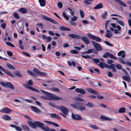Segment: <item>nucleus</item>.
I'll list each match as a JSON object with an SVG mask.
<instances>
[{
	"instance_id": "obj_1",
	"label": "nucleus",
	"mask_w": 131,
	"mask_h": 131,
	"mask_svg": "<svg viewBox=\"0 0 131 131\" xmlns=\"http://www.w3.org/2000/svg\"><path fill=\"white\" fill-rule=\"evenodd\" d=\"M40 91L44 94L47 95V100H63L62 98L59 97L53 94L48 93L42 90H41Z\"/></svg>"
},
{
	"instance_id": "obj_2",
	"label": "nucleus",
	"mask_w": 131,
	"mask_h": 131,
	"mask_svg": "<svg viewBox=\"0 0 131 131\" xmlns=\"http://www.w3.org/2000/svg\"><path fill=\"white\" fill-rule=\"evenodd\" d=\"M57 108L60 109L63 114L61 113L60 114L64 118L66 117V115L68 114L69 110L66 107L62 105H60L59 106H57Z\"/></svg>"
},
{
	"instance_id": "obj_3",
	"label": "nucleus",
	"mask_w": 131,
	"mask_h": 131,
	"mask_svg": "<svg viewBox=\"0 0 131 131\" xmlns=\"http://www.w3.org/2000/svg\"><path fill=\"white\" fill-rule=\"evenodd\" d=\"M34 123L36 125L39 127L41 129L45 131H47L49 129V127L47 126H44V124L39 121H35Z\"/></svg>"
},
{
	"instance_id": "obj_4",
	"label": "nucleus",
	"mask_w": 131,
	"mask_h": 131,
	"mask_svg": "<svg viewBox=\"0 0 131 131\" xmlns=\"http://www.w3.org/2000/svg\"><path fill=\"white\" fill-rule=\"evenodd\" d=\"M33 84V83L32 81L31 80H30L28 81L27 82V84H23V86L25 88L29 89L32 91L39 92V91L37 89L31 86Z\"/></svg>"
},
{
	"instance_id": "obj_5",
	"label": "nucleus",
	"mask_w": 131,
	"mask_h": 131,
	"mask_svg": "<svg viewBox=\"0 0 131 131\" xmlns=\"http://www.w3.org/2000/svg\"><path fill=\"white\" fill-rule=\"evenodd\" d=\"M92 42L94 47L96 50L100 51L102 50V48L99 44L94 41H92Z\"/></svg>"
},
{
	"instance_id": "obj_6",
	"label": "nucleus",
	"mask_w": 131,
	"mask_h": 131,
	"mask_svg": "<svg viewBox=\"0 0 131 131\" xmlns=\"http://www.w3.org/2000/svg\"><path fill=\"white\" fill-rule=\"evenodd\" d=\"M108 57L114 59L116 60L117 59V58L116 57L114 56L112 54L108 52H106L103 56V58H107Z\"/></svg>"
},
{
	"instance_id": "obj_7",
	"label": "nucleus",
	"mask_w": 131,
	"mask_h": 131,
	"mask_svg": "<svg viewBox=\"0 0 131 131\" xmlns=\"http://www.w3.org/2000/svg\"><path fill=\"white\" fill-rule=\"evenodd\" d=\"M71 116L72 118L75 120L78 121L81 120L82 119L81 117L79 115L74 114L73 113H72Z\"/></svg>"
},
{
	"instance_id": "obj_8",
	"label": "nucleus",
	"mask_w": 131,
	"mask_h": 131,
	"mask_svg": "<svg viewBox=\"0 0 131 131\" xmlns=\"http://www.w3.org/2000/svg\"><path fill=\"white\" fill-rule=\"evenodd\" d=\"M33 71L36 74L40 76H44L46 75V73L40 72L39 71L38 69L36 68L34 69Z\"/></svg>"
},
{
	"instance_id": "obj_9",
	"label": "nucleus",
	"mask_w": 131,
	"mask_h": 131,
	"mask_svg": "<svg viewBox=\"0 0 131 131\" xmlns=\"http://www.w3.org/2000/svg\"><path fill=\"white\" fill-rule=\"evenodd\" d=\"M11 110L7 107H5L0 110V112L6 114L9 113L11 112Z\"/></svg>"
},
{
	"instance_id": "obj_10",
	"label": "nucleus",
	"mask_w": 131,
	"mask_h": 131,
	"mask_svg": "<svg viewBox=\"0 0 131 131\" xmlns=\"http://www.w3.org/2000/svg\"><path fill=\"white\" fill-rule=\"evenodd\" d=\"M43 122L48 124L52 125L56 127H58L59 126L57 123L54 122H52L51 121L45 120L43 121Z\"/></svg>"
},
{
	"instance_id": "obj_11",
	"label": "nucleus",
	"mask_w": 131,
	"mask_h": 131,
	"mask_svg": "<svg viewBox=\"0 0 131 131\" xmlns=\"http://www.w3.org/2000/svg\"><path fill=\"white\" fill-rule=\"evenodd\" d=\"M43 18L45 20L50 21L53 23L55 24L57 23L53 19L46 17L45 16H43Z\"/></svg>"
},
{
	"instance_id": "obj_12",
	"label": "nucleus",
	"mask_w": 131,
	"mask_h": 131,
	"mask_svg": "<svg viewBox=\"0 0 131 131\" xmlns=\"http://www.w3.org/2000/svg\"><path fill=\"white\" fill-rule=\"evenodd\" d=\"M74 91L76 92L82 94H84L85 93L84 90L82 88H77L74 90Z\"/></svg>"
},
{
	"instance_id": "obj_13",
	"label": "nucleus",
	"mask_w": 131,
	"mask_h": 131,
	"mask_svg": "<svg viewBox=\"0 0 131 131\" xmlns=\"http://www.w3.org/2000/svg\"><path fill=\"white\" fill-rule=\"evenodd\" d=\"M80 38L83 40L86 44H89L90 43L87 37L85 36L81 37Z\"/></svg>"
},
{
	"instance_id": "obj_14",
	"label": "nucleus",
	"mask_w": 131,
	"mask_h": 131,
	"mask_svg": "<svg viewBox=\"0 0 131 131\" xmlns=\"http://www.w3.org/2000/svg\"><path fill=\"white\" fill-rule=\"evenodd\" d=\"M31 108L34 112L38 113H40L41 112V110L37 107L33 106H31Z\"/></svg>"
},
{
	"instance_id": "obj_15",
	"label": "nucleus",
	"mask_w": 131,
	"mask_h": 131,
	"mask_svg": "<svg viewBox=\"0 0 131 131\" xmlns=\"http://www.w3.org/2000/svg\"><path fill=\"white\" fill-rule=\"evenodd\" d=\"M99 66L102 68H103L104 67L106 68H109V65L106 64L105 63L103 62H100Z\"/></svg>"
},
{
	"instance_id": "obj_16",
	"label": "nucleus",
	"mask_w": 131,
	"mask_h": 131,
	"mask_svg": "<svg viewBox=\"0 0 131 131\" xmlns=\"http://www.w3.org/2000/svg\"><path fill=\"white\" fill-rule=\"evenodd\" d=\"M86 90L90 92L92 94L96 95H98L99 94V93L95 91L92 89L90 88H87L86 89Z\"/></svg>"
},
{
	"instance_id": "obj_17",
	"label": "nucleus",
	"mask_w": 131,
	"mask_h": 131,
	"mask_svg": "<svg viewBox=\"0 0 131 131\" xmlns=\"http://www.w3.org/2000/svg\"><path fill=\"white\" fill-rule=\"evenodd\" d=\"M113 35L112 32L109 30H107L106 31V34L105 36L108 38H110Z\"/></svg>"
},
{
	"instance_id": "obj_18",
	"label": "nucleus",
	"mask_w": 131,
	"mask_h": 131,
	"mask_svg": "<svg viewBox=\"0 0 131 131\" xmlns=\"http://www.w3.org/2000/svg\"><path fill=\"white\" fill-rule=\"evenodd\" d=\"M28 124L29 126L35 129L36 127V125L35 124L34 122H33L29 121L28 122Z\"/></svg>"
},
{
	"instance_id": "obj_19",
	"label": "nucleus",
	"mask_w": 131,
	"mask_h": 131,
	"mask_svg": "<svg viewBox=\"0 0 131 131\" xmlns=\"http://www.w3.org/2000/svg\"><path fill=\"white\" fill-rule=\"evenodd\" d=\"M76 108L80 110H84L85 109V107L82 105L77 104Z\"/></svg>"
},
{
	"instance_id": "obj_20",
	"label": "nucleus",
	"mask_w": 131,
	"mask_h": 131,
	"mask_svg": "<svg viewBox=\"0 0 131 131\" xmlns=\"http://www.w3.org/2000/svg\"><path fill=\"white\" fill-rule=\"evenodd\" d=\"M117 55L119 56H121L122 58H124L125 56V52L124 51H121L118 53Z\"/></svg>"
},
{
	"instance_id": "obj_21",
	"label": "nucleus",
	"mask_w": 131,
	"mask_h": 131,
	"mask_svg": "<svg viewBox=\"0 0 131 131\" xmlns=\"http://www.w3.org/2000/svg\"><path fill=\"white\" fill-rule=\"evenodd\" d=\"M2 117L4 119L9 121L11 119V117L9 115H4L2 116Z\"/></svg>"
},
{
	"instance_id": "obj_22",
	"label": "nucleus",
	"mask_w": 131,
	"mask_h": 131,
	"mask_svg": "<svg viewBox=\"0 0 131 131\" xmlns=\"http://www.w3.org/2000/svg\"><path fill=\"white\" fill-rule=\"evenodd\" d=\"M109 68H107L108 69H111L112 71L114 72H116V69L115 68V65L113 64H112L110 66L109 65Z\"/></svg>"
},
{
	"instance_id": "obj_23",
	"label": "nucleus",
	"mask_w": 131,
	"mask_h": 131,
	"mask_svg": "<svg viewBox=\"0 0 131 131\" xmlns=\"http://www.w3.org/2000/svg\"><path fill=\"white\" fill-rule=\"evenodd\" d=\"M103 6L101 3H99L97 4L96 6L94 8L95 9H100L103 8Z\"/></svg>"
},
{
	"instance_id": "obj_24",
	"label": "nucleus",
	"mask_w": 131,
	"mask_h": 131,
	"mask_svg": "<svg viewBox=\"0 0 131 131\" xmlns=\"http://www.w3.org/2000/svg\"><path fill=\"white\" fill-rule=\"evenodd\" d=\"M68 35L69 36L71 37L74 39H80L81 37L79 36L73 34H69Z\"/></svg>"
},
{
	"instance_id": "obj_25",
	"label": "nucleus",
	"mask_w": 131,
	"mask_h": 131,
	"mask_svg": "<svg viewBox=\"0 0 131 131\" xmlns=\"http://www.w3.org/2000/svg\"><path fill=\"white\" fill-rule=\"evenodd\" d=\"M118 3V4L122 6H123L125 7L126 6V5L123 2L120 0H114Z\"/></svg>"
},
{
	"instance_id": "obj_26",
	"label": "nucleus",
	"mask_w": 131,
	"mask_h": 131,
	"mask_svg": "<svg viewBox=\"0 0 131 131\" xmlns=\"http://www.w3.org/2000/svg\"><path fill=\"white\" fill-rule=\"evenodd\" d=\"M100 118L106 120L112 121L113 120V119L108 118L105 116L101 115V116Z\"/></svg>"
},
{
	"instance_id": "obj_27",
	"label": "nucleus",
	"mask_w": 131,
	"mask_h": 131,
	"mask_svg": "<svg viewBox=\"0 0 131 131\" xmlns=\"http://www.w3.org/2000/svg\"><path fill=\"white\" fill-rule=\"evenodd\" d=\"M39 2L40 3V5L41 6H44L46 4L45 0H39Z\"/></svg>"
},
{
	"instance_id": "obj_28",
	"label": "nucleus",
	"mask_w": 131,
	"mask_h": 131,
	"mask_svg": "<svg viewBox=\"0 0 131 131\" xmlns=\"http://www.w3.org/2000/svg\"><path fill=\"white\" fill-rule=\"evenodd\" d=\"M73 99L74 100L80 102H83L84 101V100L83 99L79 97H74Z\"/></svg>"
},
{
	"instance_id": "obj_29",
	"label": "nucleus",
	"mask_w": 131,
	"mask_h": 131,
	"mask_svg": "<svg viewBox=\"0 0 131 131\" xmlns=\"http://www.w3.org/2000/svg\"><path fill=\"white\" fill-rule=\"evenodd\" d=\"M60 30L61 31H70V30L69 28L65 27H64L62 26L60 27L59 28Z\"/></svg>"
},
{
	"instance_id": "obj_30",
	"label": "nucleus",
	"mask_w": 131,
	"mask_h": 131,
	"mask_svg": "<svg viewBox=\"0 0 131 131\" xmlns=\"http://www.w3.org/2000/svg\"><path fill=\"white\" fill-rule=\"evenodd\" d=\"M21 126L22 127L24 130H25L27 131H29V128L26 125H21Z\"/></svg>"
},
{
	"instance_id": "obj_31",
	"label": "nucleus",
	"mask_w": 131,
	"mask_h": 131,
	"mask_svg": "<svg viewBox=\"0 0 131 131\" xmlns=\"http://www.w3.org/2000/svg\"><path fill=\"white\" fill-rule=\"evenodd\" d=\"M6 85L7 86L12 89H14V86L9 82H7L6 83Z\"/></svg>"
},
{
	"instance_id": "obj_32",
	"label": "nucleus",
	"mask_w": 131,
	"mask_h": 131,
	"mask_svg": "<svg viewBox=\"0 0 131 131\" xmlns=\"http://www.w3.org/2000/svg\"><path fill=\"white\" fill-rule=\"evenodd\" d=\"M85 105L88 107H92L94 106L92 102H89Z\"/></svg>"
},
{
	"instance_id": "obj_33",
	"label": "nucleus",
	"mask_w": 131,
	"mask_h": 131,
	"mask_svg": "<svg viewBox=\"0 0 131 131\" xmlns=\"http://www.w3.org/2000/svg\"><path fill=\"white\" fill-rule=\"evenodd\" d=\"M50 116L51 117L53 118H54L55 117L58 118L60 117V116L59 115L54 113L51 114Z\"/></svg>"
},
{
	"instance_id": "obj_34",
	"label": "nucleus",
	"mask_w": 131,
	"mask_h": 131,
	"mask_svg": "<svg viewBox=\"0 0 131 131\" xmlns=\"http://www.w3.org/2000/svg\"><path fill=\"white\" fill-rule=\"evenodd\" d=\"M19 11L23 14H25L27 12V10L24 8H21L19 10Z\"/></svg>"
},
{
	"instance_id": "obj_35",
	"label": "nucleus",
	"mask_w": 131,
	"mask_h": 131,
	"mask_svg": "<svg viewBox=\"0 0 131 131\" xmlns=\"http://www.w3.org/2000/svg\"><path fill=\"white\" fill-rule=\"evenodd\" d=\"M125 109L124 107L120 108L118 110V112L119 113H124L125 112Z\"/></svg>"
},
{
	"instance_id": "obj_36",
	"label": "nucleus",
	"mask_w": 131,
	"mask_h": 131,
	"mask_svg": "<svg viewBox=\"0 0 131 131\" xmlns=\"http://www.w3.org/2000/svg\"><path fill=\"white\" fill-rule=\"evenodd\" d=\"M4 72L6 73L8 75L12 77H14V76L13 75L11 74L10 72L8 70H5L4 71Z\"/></svg>"
},
{
	"instance_id": "obj_37",
	"label": "nucleus",
	"mask_w": 131,
	"mask_h": 131,
	"mask_svg": "<svg viewBox=\"0 0 131 131\" xmlns=\"http://www.w3.org/2000/svg\"><path fill=\"white\" fill-rule=\"evenodd\" d=\"M6 64L7 67L9 69H13L14 70L15 69V68L12 65H11L9 63H7Z\"/></svg>"
},
{
	"instance_id": "obj_38",
	"label": "nucleus",
	"mask_w": 131,
	"mask_h": 131,
	"mask_svg": "<svg viewBox=\"0 0 131 131\" xmlns=\"http://www.w3.org/2000/svg\"><path fill=\"white\" fill-rule=\"evenodd\" d=\"M123 78L124 80L125 81H130V78L126 76H124L123 77Z\"/></svg>"
},
{
	"instance_id": "obj_39",
	"label": "nucleus",
	"mask_w": 131,
	"mask_h": 131,
	"mask_svg": "<svg viewBox=\"0 0 131 131\" xmlns=\"http://www.w3.org/2000/svg\"><path fill=\"white\" fill-rule=\"evenodd\" d=\"M87 36L89 38L93 40L94 37V36L91 34L90 33H88L87 34Z\"/></svg>"
},
{
	"instance_id": "obj_40",
	"label": "nucleus",
	"mask_w": 131,
	"mask_h": 131,
	"mask_svg": "<svg viewBox=\"0 0 131 131\" xmlns=\"http://www.w3.org/2000/svg\"><path fill=\"white\" fill-rule=\"evenodd\" d=\"M93 40H95L96 41L100 42L101 41V39L98 37H96L94 36Z\"/></svg>"
},
{
	"instance_id": "obj_41",
	"label": "nucleus",
	"mask_w": 131,
	"mask_h": 131,
	"mask_svg": "<svg viewBox=\"0 0 131 131\" xmlns=\"http://www.w3.org/2000/svg\"><path fill=\"white\" fill-rule=\"evenodd\" d=\"M89 126L91 127V128L94 129H98V127L95 125H90Z\"/></svg>"
},
{
	"instance_id": "obj_42",
	"label": "nucleus",
	"mask_w": 131,
	"mask_h": 131,
	"mask_svg": "<svg viewBox=\"0 0 131 131\" xmlns=\"http://www.w3.org/2000/svg\"><path fill=\"white\" fill-rule=\"evenodd\" d=\"M62 15L67 20H68L69 19V17L68 16H67L64 12H63L62 13Z\"/></svg>"
},
{
	"instance_id": "obj_43",
	"label": "nucleus",
	"mask_w": 131,
	"mask_h": 131,
	"mask_svg": "<svg viewBox=\"0 0 131 131\" xmlns=\"http://www.w3.org/2000/svg\"><path fill=\"white\" fill-rule=\"evenodd\" d=\"M14 73L17 76L20 77H22V75L21 74H20L19 72L18 71H16L14 72Z\"/></svg>"
},
{
	"instance_id": "obj_44",
	"label": "nucleus",
	"mask_w": 131,
	"mask_h": 131,
	"mask_svg": "<svg viewBox=\"0 0 131 131\" xmlns=\"http://www.w3.org/2000/svg\"><path fill=\"white\" fill-rule=\"evenodd\" d=\"M86 5L90 4L91 2L89 0H85L83 2Z\"/></svg>"
},
{
	"instance_id": "obj_45",
	"label": "nucleus",
	"mask_w": 131,
	"mask_h": 131,
	"mask_svg": "<svg viewBox=\"0 0 131 131\" xmlns=\"http://www.w3.org/2000/svg\"><path fill=\"white\" fill-rule=\"evenodd\" d=\"M5 43L6 44H7V45L9 46L13 47H14V46L12 43H11L10 42H5Z\"/></svg>"
},
{
	"instance_id": "obj_46",
	"label": "nucleus",
	"mask_w": 131,
	"mask_h": 131,
	"mask_svg": "<svg viewBox=\"0 0 131 131\" xmlns=\"http://www.w3.org/2000/svg\"><path fill=\"white\" fill-rule=\"evenodd\" d=\"M13 15L16 19H18L19 18V16L17 13H13Z\"/></svg>"
},
{
	"instance_id": "obj_47",
	"label": "nucleus",
	"mask_w": 131,
	"mask_h": 131,
	"mask_svg": "<svg viewBox=\"0 0 131 131\" xmlns=\"http://www.w3.org/2000/svg\"><path fill=\"white\" fill-rule=\"evenodd\" d=\"M48 104L52 107H56L57 108V107L58 106H56L53 103H48Z\"/></svg>"
},
{
	"instance_id": "obj_48",
	"label": "nucleus",
	"mask_w": 131,
	"mask_h": 131,
	"mask_svg": "<svg viewBox=\"0 0 131 131\" xmlns=\"http://www.w3.org/2000/svg\"><path fill=\"white\" fill-rule=\"evenodd\" d=\"M70 52L73 54H78L79 53V52L75 50H70Z\"/></svg>"
},
{
	"instance_id": "obj_49",
	"label": "nucleus",
	"mask_w": 131,
	"mask_h": 131,
	"mask_svg": "<svg viewBox=\"0 0 131 131\" xmlns=\"http://www.w3.org/2000/svg\"><path fill=\"white\" fill-rule=\"evenodd\" d=\"M82 57L85 59H87V58H89V59H91L92 58L91 56H90L89 55H86L85 56L84 55H82Z\"/></svg>"
},
{
	"instance_id": "obj_50",
	"label": "nucleus",
	"mask_w": 131,
	"mask_h": 131,
	"mask_svg": "<svg viewBox=\"0 0 131 131\" xmlns=\"http://www.w3.org/2000/svg\"><path fill=\"white\" fill-rule=\"evenodd\" d=\"M117 22L120 25L123 26H124V23L121 20H118L117 21Z\"/></svg>"
},
{
	"instance_id": "obj_51",
	"label": "nucleus",
	"mask_w": 131,
	"mask_h": 131,
	"mask_svg": "<svg viewBox=\"0 0 131 131\" xmlns=\"http://www.w3.org/2000/svg\"><path fill=\"white\" fill-rule=\"evenodd\" d=\"M118 60L120 63L124 64H125V61L121 58H119Z\"/></svg>"
},
{
	"instance_id": "obj_52",
	"label": "nucleus",
	"mask_w": 131,
	"mask_h": 131,
	"mask_svg": "<svg viewBox=\"0 0 131 131\" xmlns=\"http://www.w3.org/2000/svg\"><path fill=\"white\" fill-rule=\"evenodd\" d=\"M77 17L76 16H73L71 18V21H76L77 19Z\"/></svg>"
},
{
	"instance_id": "obj_53",
	"label": "nucleus",
	"mask_w": 131,
	"mask_h": 131,
	"mask_svg": "<svg viewBox=\"0 0 131 131\" xmlns=\"http://www.w3.org/2000/svg\"><path fill=\"white\" fill-rule=\"evenodd\" d=\"M80 12L81 17L83 18L84 15V13L81 10H80Z\"/></svg>"
},
{
	"instance_id": "obj_54",
	"label": "nucleus",
	"mask_w": 131,
	"mask_h": 131,
	"mask_svg": "<svg viewBox=\"0 0 131 131\" xmlns=\"http://www.w3.org/2000/svg\"><path fill=\"white\" fill-rule=\"evenodd\" d=\"M116 67L117 69L119 70L121 69L122 68L121 66L119 64H117L116 65Z\"/></svg>"
},
{
	"instance_id": "obj_55",
	"label": "nucleus",
	"mask_w": 131,
	"mask_h": 131,
	"mask_svg": "<svg viewBox=\"0 0 131 131\" xmlns=\"http://www.w3.org/2000/svg\"><path fill=\"white\" fill-rule=\"evenodd\" d=\"M51 40V38L50 36H48L47 38L46 42H50Z\"/></svg>"
},
{
	"instance_id": "obj_56",
	"label": "nucleus",
	"mask_w": 131,
	"mask_h": 131,
	"mask_svg": "<svg viewBox=\"0 0 131 131\" xmlns=\"http://www.w3.org/2000/svg\"><path fill=\"white\" fill-rule=\"evenodd\" d=\"M107 12H105L102 15V17L104 19L106 18L107 15Z\"/></svg>"
},
{
	"instance_id": "obj_57",
	"label": "nucleus",
	"mask_w": 131,
	"mask_h": 131,
	"mask_svg": "<svg viewBox=\"0 0 131 131\" xmlns=\"http://www.w3.org/2000/svg\"><path fill=\"white\" fill-rule=\"evenodd\" d=\"M93 61L96 63H97L99 62V60L97 59L94 58L93 59Z\"/></svg>"
},
{
	"instance_id": "obj_58",
	"label": "nucleus",
	"mask_w": 131,
	"mask_h": 131,
	"mask_svg": "<svg viewBox=\"0 0 131 131\" xmlns=\"http://www.w3.org/2000/svg\"><path fill=\"white\" fill-rule=\"evenodd\" d=\"M93 50L91 49H89L88 51H86V54H88L93 52Z\"/></svg>"
},
{
	"instance_id": "obj_59",
	"label": "nucleus",
	"mask_w": 131,
	"mask_h": 131,
	"mask_svg": "<svg viewBox=\"0 0 131 131\" xmlns=\"http://www.w3.org/2000/svg\"><path fill=\"white\" fill-rule=\"evenodd\" d=\"M15 128L16 130L18 131H22V129L21 128L19 127L16 126Z\"/></svg>"
},
{
	"instance_id": "obj_60",
	"label": "nucleus",
	"mask_w": 131,
	"mask_h": 131,
	"mask_svg": "<svg viewBox=\"0 0 131 131\" xmlns=\"http://www.w3.org/2000/svg\"><path fill=\"white\" fill-rule=\"evenodd\" d=\"M6 24L5 23H3L1 25V27L3 29H5L6 26Z\"/></svg>"
},
{
	"instance_id": "obj_61",
	"label": "nucleus",
	"mask_w": 131,
	"mask_h": 131,
	"mask_svg": "<svg viewBox=\"0 0 131 131\" xmlns=\"http://www.w3.org/2000/svg\"><path fill=\"white\" fill-rule=\"evenodd\" d=\"M58 6L60 8H61L62 7V4L60 2H59L58 4Z\"/></svg>"
},
{
	"instance_id": "obj_62",
	"label": "nucleus",
	"mask_w": 131,
	"mask_h": 131,
	"mask_svg": "<svg viewBox=\"0 0 131 131\" xmlns=\"http://www.w3.org/2000/svg\"><path fill=\"white\" fill-rule=\"evenodd\" d=\"M97 99H102L104 98L103 96L100 95H98L97 97Z\"/></svg>"
},
{
	"instance_id": "obj_63",
	"label": "nucleus",
	"mask_w": 131,
	"mask_h": 131,
	"mask_svg": "<svg viewBox=\"0 0 131 131\" xmlns=\"http://www.w3.org/2000/svg\"><path fill=\"white\" fill-rule=\"evenodd\" d=\"M110 20H108L107 21H106V23L105 24V28L106 29H107V25L109 24V23L110 22Z\"/></svg>"
},
{
	"instance_id": "obj_64",
	"label": "nucleus",
	"mask_w": 131,
	"mask_h": 131,
	"mask_svg": "<svg viewBox=\"0 0 131 131\" xmlns=\"http://www.w3.org/2000/svg\"><path fill=\"white\" fill-rule=\"evenodd\" d=\"M7 53L8 55L10 56H12L13 55V53L10 51H7Z\"/></svg>"
}]
</instances>
